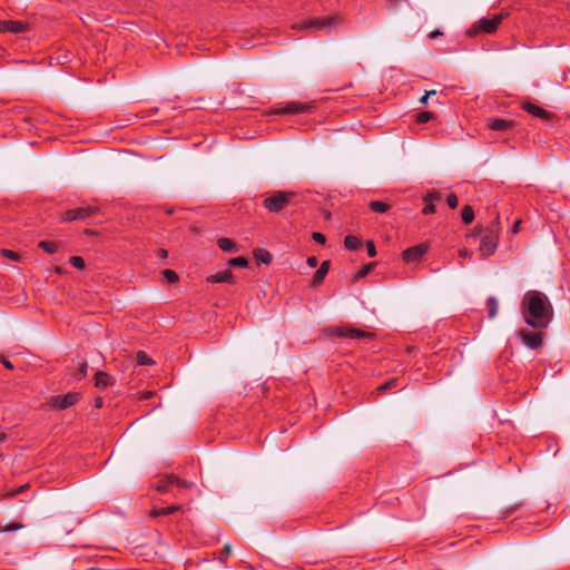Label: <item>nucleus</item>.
I'll return each instance as SVG.
<instances>
[{
  "label": "nucleus",
  "instance_id": "f8f14e48",
  "mask_svg": "<svg viewBox=\"0 0 570 570\" xmlns=\"http://www.w3.org/2000/svg\"><path fill=\"white\" fill-rule=\"evenodd\" d=\"M79 400L78 393H67L65 395H57L51 399V405L57 409H68L75 405Z\"/></svg>",
  "mask_w": 570,
  "mask_h": 570
},
{
  "label": "nucleus",
  "instance_id": "20e7f679",
  "mask_svg": "<svg viewBox=\"0 0 570 570\" xmlns=\"http://www.w3.org/2000/svg\"><path fill=\"white\" fill-rule=\"evenodd\" d=\"M330 335L338 336V337H347L353 340H371L374 337V334L367 331H363L360 328H355L351 325H341L330 327L327 330Z\"/></svg>",
  "mask_w": 570,
  "mask_h": 570
},
{
  "label": "nucleus",
  "instance_id": "bb28decb",
  "mask_svg": "<svg viewBox=\"0 0 570 570\" xmlns=\"http://www.w3.org/2000/svg\"><path fill=\"white\" fill-rule=\"evenodd\" d=\"M441 198H442V195L440 191L431 190L425 194V196L423 197V200L432 202L434 204V202L441 200Z\"/></svg>",
  "mask_w": 570,
  "mask_h": 570
},
{
  "label": "nucleus",
  "instance_id": "a19ab883",
  "mask_svg": "<svg viewBox=\"0 0 570 570\" xmlns=\"http://www.w3.org/2000/svg\"><path fill=\"white\" fill-rule=\"evenodd\" d=\"M230 550H232V549H230V546H229V544H225V546H224V550H223L224 554H222V556L219 557L220 561H223V562H224V561H226L227 557H228V556H229V553H230Z\"/></svg>",
  "mask_w": 570,
  "mask_h": 570
},
{
  "label": "nucleus",
  "instance_id": "5701e85b",
  "mask_svg": "<svg viewBox=\"0 0 570 570\" xmlns=\"http://www.w3.org/2000/svg\"><path fill=\"white\" fill-rule=\"evenodd\" d=\"M368 206L375 213H385L390 209V205L381 200H372Z\"/></svg>",
  "mask_w": 570,
  "mask_h": 570
},
{
  "label": "nucleus",
  "instance_id": "6ab92c4d",
  "mask_svg": "<svg viewBox=\"0 0 570 570\" xmlns=\"http://www.w3.org/2000/svg\"><path fill=\"white\" fill-rule=\"evenodd\" d=\"M344 245L350 250H356L362 246V240L357 236L347 235L344 239Z\"/></svg>",
  "mask_w": 570,
  "mask_h": 570
},
{
  "label": "nucleus",
  "instance_id": "423d86ee",
  "mask_svg": "<svg viewBox=\"0 0 570 570\" xmlns=\"http://www.w3.org/2000/svg\"><path fill=\"white\" fill-rule=\"evenodd\" d=\"M501 21H502V16H500V14L494 16L493 18H481L479 21H476L473 24L472 29L469 31V35L476 36L481 32L493 33L497 31Z\"/></svg>",
  "mask_w": 570,
  "mask_h": 570
},
{
  "label": "nucleus",
  "instance_id": "cd10ccee",
  "mask_svg": "<svg viewBox=\"0 0 570 570\" xmlns=\"http://www.w3.org/2000/svg\"><path fill=\"white\" fill-rule=\"evenodd\" d=\"M396 383H397V379H391L389 380L387 382H385L384 384L380 385L377 387V392L380 394L384 393L385 391L396 386Z\"/></svg>",
  "mask_w": 570,
  "mask_h": 570
},
{
  "label": "nucleus",
  "instance_id": "37998d69",
  "mask_svg": "<svg viewBox=\"0 0 570 570\" xmlns=\"http://www.w3.org/2000/svg\"><path fill=\"white\" fill-rule=\"evenodd\" d=\"M307 265L312 268L316 267L318 264V259L315 256H309L306 261Z\"/></svg>",
  "mask_w": 570,
  "mask_h": 570
},
{
  "label": "nucleus",
  "instance_id": "4be33fe9",
  "mask_svg": "<svg viewBox=\"0 0 570 570\" xmlns=\"http://www.w3.org/2000/svg\"><path fill=\"white\" fill-rule=\"evenodd\" d=\"M461 218L465 224H470L474 219V210L470 205H465L461 210Z\"/></svg>",
  "mask_w": 570,
  "mask_h": 570
},
{
  "label": "nucleus",
  "instance_id": "aec40b11",
  "mask_svg": "<svg viewBox=\"0 0 570 570\" xmlns=\"http://www.w3.org/2000/svg\"><path fill=\"white\" fill-rule=\"evenodd\" d=\"M304 107L298 102H288L283 109L277 110L281 114H299Z\"/></svg>",
  "mask_w": 570,
  "mask_h": 570
},
{
  "label": "nucleus",
  "instance_id": "f704fd0d",
  "mask_svg": "<svg viewBox=\"0 0 570 570\" xmlns=\"http://www.w3.org/2000/svg\"><path fill=\"white\" fill-rule=\"evenodd\" d=\"M2 255L11 261H18L19 259V254L16 253V252H12L10 249H2L1 250Z\"/></svg>",
  "mask_w": 570,
  "mask_h": 570
},
{
  "label": "nucleus",
  "instance_id": "2f4dec72",
  "mask_svg": "<svg viewBox=\"0 0 570 570\" xmlns=\"http://www.w3.org/2000/svg\"><path fill=\"white\" fill-rule=\"evenodd\" d=\"M446 203L450 208H452V209L456 208L459 205L458 196L454 193L449 194L446 197Z\"/></svg>",
  "mask_w": 570,
  "mask_h": 570
},
{
  "label": "nucleus",
  "instance_id": "5fc2aeb1",
  "mask_svg": "<svg viewBox=\"0 0 570 570\" xmlns=\"http://www.w3.org/2000/svg\"><path fill=\"white\" fill-rule=\"evenodd\" d=\"M6 439L4 434H0V441H3Z\"/></svg>",
  "mask_w": 570,
  "mask_h": 570
},
{
  "label": "nucleus",
  "instance_id": "de8ad7c7",
  "mask_svg": "<svg viewBox=\"0 0 570 570\" xmlns=\"http://www.w3.org/2000/svg\"><path fill=\"white\" fill-rule=\"evenodd\" d=\"M439 36H442V32H441L440 30H434V31H432V32L429 35V37H430L431 39H434V38H436V37H439Z\"/></svg>",
  "mask_w": 570,
  "mask_h": 570
},
{
  "label": "nucleus",
  "instance_id": "c9c22d12",
  "mask_svg": "<svg viewBox=\"0 0 570 570\" xmlns=\"http://www.w3.org/2000/svg\"><path fill=\"white\" fill-rule=\"evenodd\" d=\"M312 238H313V240H315L316 243L322 244V245L325 244V242H326L324 234H322L320 232H314L312 234Z\"/></svg>",
  "mask_w": 570,
  "mask_h": 570
},
{
  "label": "nucleus",
  "instance_id": "f257e3e1",
  "mask_svg": "<svg viewBox=\"0 0 570 570\" xmlns=\"http://www.w3.org/2000/svg\"><path fill=\"white\" fill-rule=\"evenodd\" d=\"M521 313L528 325L542 330L549 325L552 318V306L543 293L529 291L523 295Z\"/></svg>",
  "mask_w": 570,
  "mask_h": 570
},
{
  "label": "nucleus",
  "instance_id": "ddd939ff",
  "mask_svg": "<svg viewBox=\"0 0 570 570\" xmlns=\"http://www.w3.org/2000/svg\"><path fill=\"white\" fill-rule=\"evenodd\" d=\"M488 127L494 131H508L514 125L512 120L501 118H489L487 120Z\"/></svg>",
  "mask_w": 570,
  "mask_h": 570
},
{
  "label": "nucleus",
  "instance_id": "473e14b6",
  "mask_svg": "<svg viewBox=\"0 0 570 570\" xmlns=\"http://www.w3.org/2000/svg\"><path fill=\"white\" fill-rule=\"evenodd\" d=\"M21 528H22V524H20V523H10V524H6V525L0 524V532L14 531V530H19Z\"/></svg>",
  "mask_w": 570,
  "mask_h": 570
},
{
  "label": "nucleus",
  "instance_id": "412c9836",
  "mask_svg": "<svg viewBox=\"0 0 570 570\" xmlns=\"http://www.w3.org/2000/svg\"><path fill=\"white\" fill-rule=\"evenodd\" d=\"M487 308H488V315L490 318H493L497 316L498 309H499V303L495 297L491 296L487 299Z\"/></svg>",
  "mask_w": 570,
  "mask_h": 570
},
{
  "label": "nucleus",
  "instance_id": "3c124183",
  "mask_svg": "<svg viewBox=\"0 0 570 570\" xmlns=\"http://www.w3.org/2000/svg\"><path fill=\"white\" fill-rule=\"evenodd\" d=\"M159 256L163 257V258L167 257V250L160 249L159 250Z\"/></svg>",
  "mask_w": 570,
  "mask_h": 570
},
{
  "label": "nucleus",
  "instance_id": "393cba45",
  "mask_svg": "<svg viewBox=\"0 0 570 570\" xmlns=\"http://www.w3.org/2000/svg\"><path fill=\"white\" fill-rule=\"evenodd\" d=\"M255 258L264 264H269L272 256L267 250L258 249L255 252Z\"/></svg>",
  "mask_w": 570,
  "mask_h": 570
},
{
  "label": "nucleus",
  "instance_id": "72a5a7b5",
  "mask_svg": "<svg viewBox=\"0 0 570 570\" xmlns=\"http://www.w3.org/2000/svg\"><path fill=\"white\" fill-rule=\"evenodd\" d=\"M424 203H425V206L422 209V213L424 215L434 214L435 213V205L432 202H424Z\"/></svg>",
  "mask_w": 570,
  "mask_h": 570
},
{
  "label": "nucleus",
  "instance_id": "603ef678",
  "mask_svg": "<svg viewBox=\"0 0 570 570\" xmlns=\"http://www.w3.org/2000/svg\"><path fill=\"white\" fill-rule=\"evenodd\" d=\"M368 269H370V266H368L366 269H364V272L362 273V275H366V274H367V272H368Z\"/></svg>",
  "mask_w": 570,
  "mask_h": 570
},
{
  "label": "nucleus",
  "instance_id": "a18cd8bd",
  "mask_svg": "<svg viewBox=\"0 0 570 570\" xmlns=\"http://www.w3.org/2000/svg\"><path fill=\"white\" fill-rule=\"evenodd\" d=\"M459 256L461 258L470 257L471 256V252L468 250L466 248H462V249L459 250Z\"/></svg>",
  "mask_w": 570,
  "mask_h": 570
},
{
  "label": "nucleus",
  "instance_id": "dca6fc26",
  "mask_svg": "<svg viewBox=\"0 0 570 570\" xmlns=\"http://www.w3.org/2000/svg\"><path fill=\"white\" fill-rule=\"evenodd\" d=\"M114 384V379L106 372H97L95 375V385L98 389L105 390Z\"/></svg>",
  "mask_w": 570,
  "mask_h": 570
},
{
  "label": "nucleus",
  "instance_id": "7c9ffc66",
  "mask_svg": "<svg viewBox=\"0 0 570 570\" xmlns=\"http://www.w3.org/2000/svg\"><path fill=\"white\" fill-rule=\"evenodd\" d=\"M163 275L169 283H176L178 281V275L176 274V272H174L171 269L163 271Z\"/></svg>",
  "mask_w": 570,
  "mask_h": 570
},
{
  "label": "nucleus",
  "instance_id": "a211bd4d",
  "mask_svg": "<svg viewBox=\"0 0 570 570\" xmlns=\"http://www.w3.org/2000/svg\"><path fill=\"white\" fill-rule=\"evenodd\" d=\"M217 245L223 252H236L237 250V246H236L235 242L227 237L219 238L217 242Z\"/></svg>",
  "mask_w": 570,
  "mask_h": 570
},
{
  "label": "nucleus",
  "instance_id": "09e8293b",
  "mask_svg": "<svg viewBox=\"0 0 570 570\" xmlns=\"http://www.w3.org/2000/svg\"><path fill=\"white\" fill-rule=\"evenodd\" d=\"M520 220H517L512 227V233L517 234L519 232V225H520Z\"/></svg>",
  "mask_w": 570,
  "mask_h": 570
},
{
  "label": "nucleus",
  "instance_id": "b1692460",
  "mask_svg": "<svg viewBox=\"0 0 570 570\" xmlns=\"http://www.w3.org/2000/svg\"><path fill=\"white\" fill-rule=\"evenodd\" d=\"M38 246L42 248L48 254H53L58 250V244L56 242L50 240H41Z\"/></svg>",
  "mask_w": 570,
  "mask_h": 570
},
{
  "label": "nucleus",
  "instance_id": "0eeeda50",
  "mask_svg": "<svg viewBox=\"0 0 570 570\" xmlns=\"http://www.w3.org/2000/svg\"><path fill=\"white\" fill-rule=\"evenodd\" d=\"M334 22V18L332 17H317V18H311L303 22H297L293 24V29L302 31V30H321L328 26H331Z\"/></svg>",
  "mask_w": 570,
  "mask_h": 570
},
{
  "label": "nucleus",
  "instance_id": "4c0bfd02",
  "mask_svg": "<svg viewBox=\"0 0 570 570\" xmlns=\"http://www.w3.org/2000/svg\"><path fill=\"white\" fill-rule=\"evenodd\" d=\"M366 249L370 257H374L376 255V249L372 240L366 242Z\"/></svg>",
  "mask_w": 570,
  "mask_h": 570
},
{
  "label": "nucleus",
  "instance_id": "4468645a",
  "mask_svg": "<svg viewBox=\"0 0 570 570\" xmlns=\"http://www.w3.org/2000/svg\"><path fill=\"white\" fill-rule=\"evenodd\" d=\"M207 281L209 283H228V284L235 283L234 275L229 269H225V271L218 272L214 275H210L207 277Z\"/></svg>",
  "mask_w": 570,
  "mask_h": 570
},
{
  "label": "nucleus",
  "instance_id": "f03ea898",
  "mask_svg": "<svg viewBox=\"0 0 570 570\" xmlns=\"http://www.w3.org/2000/svg\"><path fill=\"white\" fill-rule=\"evenodd\" d=\"M478 235L481 238L479 252L483 257L491 256L495 253L499 242L500 226L498 218L491 222L484 228H478Z\"/></svg>",
  "mask_w": 570,
  "mask_h": 570
},
{
  "label": "nucleus",
  "instance_id": "c756f323",
  "mask_svg": "<svg viewBox=\"0 0 570 570\" xmlns=\"http://www.w3.org/2000/svg\"><path fill=\"white\" fill-rule=\"evenodd\" d=\"M69 263L77 269H82L85 267V261L80 256H71Z\"/></svg>",
  "mask_w": 570,
  "mask_h": 570
},
{
  "label": "nucleus",
  "instance_id": "39448f33",
  "mask_svg": "<svg viewBox=\"0 0 570 570\" xmlns=\"http://www.w3.org/2000/svg\"><path fill=\"white\" fill-rule=\"evenodd\" d=\"M294 194L291 191H277L265 198L263 205L268 212L278 213L289 204Z\"/></svg>",
  "mask_w": 570,
  "mask_h": 570
},
{
  "label": "nucleus",
  "instance_id": "9d476101",
  "mask_svg": "<svg viewBox=\"0 0 570 570\" xmlns=\"http://www.w3.org/2000/svg\"><path fill=\"white\" fill-rule=\"evenodd\" d=\"M522 109L532 115L533 117L543 119V120H551L556 117V115L551 111H548L543 109L542 107L534 105L532 102L525 101L521 105Z\"/></svg>",
  "mask_w": 570,
  "mask_h": 570
},
{
  "label": "nucleus",
  "instance_id": "58836bf2",
  "mask_svg": "<svg viewBox=\"0 0 570 570\" xmlns=\"http://www.w3.org/2000/svg\"><path fill=\"white\" fill-rule=\"evenodd\" d=\"M138 360H139V363L142 365L153 363L151 360L144 352H140L138 354Z\"/></svg>",
  "mask_w": 570,
  "mask_h": 570
},
{
  "label": "nucleus",
  "instance_id": "9b49d317",
  "mask_svg": "<svg viewBox=\"0 0 570 570\" xmlns=\"http://www.w3.org/2000/svg\"><path fill=\"white\" fill-rule=\"evenodd\" d=\"M520 336L522 342L530 348L537 350L542 345V333L541 332H531L528 330H521Z\"/></svg>",
  "mask_w": 570,
  "mask_h": 570
},
{
  "label": "nucleus",
  "instance_id": "49530a36",
  "mask_svg": "<svg viewBox=\"0 0 570 570\" xmlns=\"http://www.w3.org/2000/svg\"><path fill=\"white\" fill-rule=\"evenodd\" d=\"M1 363L4 365V367H7L8 370H12L13 368V365L11 364L10 361L6 360V358H2L1 360Z\"/></svg>",
  "mask_w": 570,
  "mask_h": 570
},
{
  "label": "nucleus",
  "instance_id": "79ce46f5",
  "mask_svg": "<svg viewBox=\"0 0 570 570\" xmlns=\"http://www.w3.org/2000/svg\"><path fill=\"white\" fill-rule=\"evenodd\" d=\"M180 509H181V507H180V505H178V504H173V505H168V507H166V512H167V514H171V513H174V512L179 511Z\"/></svg>",
  "mask_w": 570,
  "mask_h": 570
},
{
  "label": "nucleus",
  "instance_id": "1a4fd4ad",
  "mask_svg": "<svg viewBox=\"0 0 570 570\" xmlns=\"http://www.w3.org/2000/svg\"><path fill=\"white\" fill-rule=\"evenodd\" d=\"M95 207H78L73 209H69L63 213L62 219L66 222H72L78 219H85L96 213Z\"/></svg>",
  "mask_w": 570,
  "mask_h": 570
},
{
  "label": "nucleus",
  "instance_id": "a878e982",
  "mask_svg": "<svg viewBox=\"0 0 570 570\" xmlns=\"http://www.w3.org/2000/svg\"><path fill=\"white\" fill-rule=\"evenodd\" d=\"M228 265L230 267H247L248 266V261L245 257H242V256L234 257V258L229 259Z\"/></svg>",
  "mask_w": 570,
  "mask_h": 570
},
{
  "label": "nucleus",
  "instance_id": "7ed1b4c3",
  "mask_svg": "<svg viewBox=\"0 0 570 570\" xmlns=\"http://www.w3.org/2000/svg\"><path fill=\"white\" fill-rule=\"evenodd\" d=\"M193 487V482L181 480L173 474L160 478L156 483L155 488L158 492L169 493L177 497L178 492L183 489H189Z\"/></svg>",
  "mask_w": 570,
  "mask_h": 570
},
{
  "label": "nucleus",
  "instance_id": "e433bc0d",
  "mask_svg": "<svg viewBox=\"0 0 570 570\" xmlns=\"http://www.w3.org/2000/svg\"><path fill=\"white\" fill-rule=\"evenodd\" d=\"M87 374V364L80 363L78 368V374L76 375L77 380H80L81 377L86 376Z\"/></svg>",
  "mask_w": 570,
  "mask_h": 570
},
{
  "label": "nucleus",
  "instance_id": "f3484780",
  "mask_svg": "<svg viewBox=\"0 0 570 570\" xmlns=\"http://www.w3.org/2000/svg\"><path fill=\"white\" fill-rule=\"evenodd\" d=\"M28 29V26L18 20H6V32L11 33H22L26 32Z\"/></svg>",
  "mask_w": 570,
  "mask_h": 570
},
{
  "label": "nucleus",
  "instance_id": "c85d7f7f",
  "mask_svg": "<svg viewBox=\"0 0 570 570\" xmlns=\"http://www.w3.org/2000/svg\"><path fill=\"white\" fill-rule=\"evenodd\" d=\"M433 118V114L431 111H422L417 114L416 121L419 124H426Z\"/></svg>",
  "mask_w": 570,
  "mask_h": 570
},
{
  "label": "nucleus",
  "instance_id": "ea45409f",
  "mask_svg": "<svg viewBox=\"0 0 570 570\" xmlns=\"http://www.w3.org/2000/svg\"><path fill=\"white\" fill-rule=\"evenodd\" d=\"M151 515L153 517H161V515H168V514L166 512V508H158V509H154L151 511Z\"/></svg>",
  "mask_w": 570,
  "mask_h": 570
},
{
  "label": "nucleus",
  "instance_id": "6e6552de",
  "mask_svg": "<svg viewBox=\"0 0 570 570\" xmlns=\"http://www.w3.org/2000/svg\"><path fill=\"white\" fill-rule=\"evenodd\" d=\"M429 248L430 244L428 242L409 247L402 254L403 261L405 263L417 262L428 253Z\"/></svg>",
  "mask_w": 570,
  "mask_h": 570
},
{
  "label": "nucleus",
  "instance_id": "864d4df0",
  "mask_svg": "<svg viewBox=\"0 0 570 570\" xmlns=\"http://www.w3.org/2000/svg\"><path fill=\"white\" fill-rule=\"evenodd\" d=\"M96 406H101V400L97 401Z\"/></svg>",
  "mask_w": 570,
  "mask_h": 570
},
{
  "label": "nucleus",
  "instance_id": "2eb2a0df",
  "mask_svg": "<svg viewBox=\"0 0 570 570\" xmlns=\"http://www.w3.org/2000/svg\"><path fill=\"white\" fill-rule=\"evenodd\" d=\"M328 269H330V262L324 261L321 264V266L318 267V269L314 273L313 278H312V285L313 286L321 285L322 282L324 281L326 274L328 273Z\"/></svg>",
  "mask_w": 570,
  "mask_h": 570
},
{
  "label": "nucleus",
  "instance_id": "c03bdc74",
  "mask_svg": "<svg viewBox=\"0 0 570 570\" xmlns=\"http://www.w3.org/2000/svg\"><path fill=\"white\" fill-rule=\"evenodd\" d=\"M435 90L426 91L425 95L420 99L422 104H426L430 96L435 95Z\"/></svg>",
  "mask_w": 570,
  "mask_h": 570
},
{
  "label": "nucleus",
  "instance_id": "8fccbe9b",
  "mask_svg": "<svg viewBox=\"0 0 570 570\" xmlns=\"http://www.w3.org/2000/svg\"><path fill=\"white\" fill-rule=\"evenodd\" d=\"M6 32V20L0 21V33Z\"/></svg>",
  "mask_w": 570,
  "mask_h": 570
}]
</instances>
